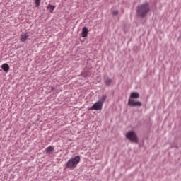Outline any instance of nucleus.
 <instances>
[{
  "instance_id": "nucleus-14",
  "label": "nucleus",
  "mask_w": 181,
  "mask_h": 181,
  "mask_svg": "<svg viewBox=\"0 0 181 181\" xmlns=\"http://www.w3.org/2000/svg\"><path fill=\"white\" fill-rule=\"evenodd\" d=\"M36 6L38 7L40 5V0H35Z\"/></svg>"
},
{
  "instance_id": "nucleus-10",
  "label": "nucleus",
  "mask_w": 181,
  "mask_h": 181,
  "mask_svg": "<svg viewBox=\"0 0 181 181\" xmlns=\"http://www.w3.org/2000/svg\"><path fill=\"white\" fill-rule=\"evenodd\" d=\"M29 37V35L28 33H25L21 35V42H26L27 39Z\"/></svg>"
},
{
  "instance_id": "nucleus-7",
  "label": "nucleus",
  "mask_w": 181,
  "mask_h": 181,
  "mask_svg": "<svg viewBox=\"0 0 181 181\" xmlns=\"http://www.w3.org/2000/svg\"><path fill=\"white\" fill-rule=\"evenodd\" d=\"M88 33V29L87 27L82 28V37H87Z\"/></svg>"
},
{
  "instance_id": "nucleus-4",
  "label": "nucleus",
  "mask_w": 181,
  "mask_h": 181,
  "mask_svg": "<svg viewBox=\"0 0 181 181\" xmlns=\"http://www.w3.org/2000/svg\"><path fill=\"white\" fill-rule=\"evenodd\" d=\"M103 103H100L99 101L95 103L92 107H90V110H96L100 111L103 110Z\"/></svg>"
},
{
  "instance_id": "nucleus-13",
  "label": "nucleus",
  "mask_w": 181,
  "mask_h": 181,
  "mask_svg": "<svg viewBox=\"0 0 181 181\" xmlns=\"http://www.w3.org/2000/svg\"><path fill=\"white\" fill-rule=\"evenodd\" d=\"M104 82L105 86H109L112 83V80L110 78H105Z\"/></svg>"
},
{
  "instance_id": "nucleus-12",
  "label": "nucleus",
  "mask_w": 181,
  "mask_h": 181,
  "mask_svg": "<svg viewBox=\"0 0 181 181\" xmlns=\"http://www.w3.org/2000/svg\"><path fill=\"white\" fill-rule=\"evenodd\" d=\"M55 8L56 6L52 5L51 4H49V5L47 7V8L49 11L50 13H53Z\"/></svg>"
},
{
  "instance_id": "nucleus-15",
  "label": "nucleus",
  "mask_w": 181,
  "mask_h": 181,
  "mask_svg": "<svg viewBox=\"0 0 181 181\" xmlns=\"http://www.w3.org/2000/svg\"><path fill=\"white\" fill-rule=\"evenodd\" d=\"M112 14H113V16H116L118 14V11L117 10H115L112 12Z\"/></svg>"
},
{
  "instance_id": "nucleus-2",
  "label": "nucleus",
  "mask_w": 181,
  "mask_h": 181,
  "mask_svg": "<svg viewBox=\"0 0 181 181\" xmlns=\"http://www.w3.org/2000/svg\"><path fill=\"white\" fill-rule=\"evenodd\" d=\"M81 158L80 156H76L72 157L69 160V161L65 164L66 168L71 170L75 169L78 163H80Z\"/></svg>"
},
{
  "instance_id": "nucleus-3",
  "label": "nucleus",
  "mask_w": 181,
  "mask_h": 181,
  "mask_svg": "<svg viewBox=\"0 0 181 181\" xmlns=\"http://www.w3.org/2000/svg\"><path fill=\"white\" fill-rule=\"evenodd\" d=\"M126 139H129L132 143H138V137L134 131H129L126 133Z\"/></svg>"
},
{
  "instance_id": "nucleus-11",
  "label": "nucleus",
  "mask_w": 181,
  "mask_h": 181,
  "mask_svg": "<svg viewBox=\"0 0 181 181\" xmlns=\"http://www.w3.org/2000/svg\"><path fill=\"white\" fill-rule=\"evenodd\" d=\"M106 100H107V95H103L102 97H100V98H99V100H98V102L104 105V103Z\"/></svg>"
},
{
  "instance_id": "nucleus-9",
  "label": "nucleus",
  "mask_w": 181,
  "mask_h": 181,
  "mask_svg": "<svg viewBox=\"0 0 181 181\" xmlns=\"http://www.w3.org/2000/svg\"><path fill=\"white\" fill-rule=\"evenodd\" d=\"M54 151V148L53 146H49L45 149V152L48 155L53 153Z\"/></svg>"
},
{
  "instance_id": "nucleus-8",
  "label": "nucleus",
  "mask_w": 181,
  "mask_h": 181,
  "mask_svg": "<svg viewBox=\"0 0 181 181\" xmlns=\"http://www.w3.org/2000/svg\"><path fill=\"white\" fill-rule=\"evenodd\" d=\"M1 69H3L4 71H5V73H8V71L10 70V66L8 64L5 63V64H2Z\"/></svg>"
},
{
  "instance_id": "nucleus-1",
  "label": "nucleus",
  "mask_w": 181,
  "mask_h": 181,
  "mask_svg": "<svg viewBox=\"0 0 181 181\" xmlns=\"http://www.w3.org/2000/svg\"><path fill=\"white\" fill-rule=\"evenodd\" d=\"M149 11H150L149 4L148 3H144V4H142L141 5H139L136 8V16L141 18H145Z\"/></svg>"
},
{
  "instance_id": "nucleus-5",
  "label": "nucleus",
  "mask_w": 181,
  "mask_h": 181,
  "mask_svg": "<svg viewBox=\"0 0 181 181\" xmlns=\"http://www.w3.org/2000/svg\"><path fill=\"white\" fill-rule=\"evenodd\" d=\"M127 105L130 107H141L142 103L139 101H134L133 100L129 99Z\"/></svg>"
},
{
  "instance_id": "nucleus-6",
  "label": "nucleus",
  "mask_w": 181,
  "mask_h": 181,
  "mask_svg": "<svg viewBox=\"0 0 181 181\" xmlns=\"http://www.w3.org/2000/svg\"><path fill=\"white\" fill-rule=\"evenodd\" d=\"M140 97V95L138 92H132L130 93L129 98L130 99H139Z\"/></svg>"
}]
</instances>
